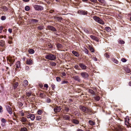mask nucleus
<instances>
[{
    "label": "nucleus",
    "instance_id": "3c124183",
    "mask_svg": "<svg viewBox=\"0 0 131 131\" xmlns=\"http://www.w3.org/2000/svg\"><path fill=\"white\" fill-rule=\"evenodd\" d=\"M1 19L2 20H4L6 19V17L5 16H2L1 17Z\"/></svg>",
    "mask_w": 131,
    "mask_h": 131
},
{
    "label": "nucleus",
    "instance_id": "72a5a7b5",
    "mask_svg": "<svg viewBox=\"0 0 131 131\" xmlns=\"http://www.w3.org/2000/svg\"><path fill=\"white\" fill-rule=\"evenodd\" d=\"M112 60L113 62L116 64H118V61L116 59L114 58H113L112 59Z\"/></svg>",
    "mask_w": 131,
    "mask_h": 131
},
{
    "label": "nucleus",
    "instance_id": "473e14b6",
    "mask_svg": "<svg viewBox=\"0 0 131 131\" xmlns=\"http://www.w3.org/2000/svg\"><path fill=\"white\" fill-rule=\"evenodd\" d=\"M51 65L52 66H55L56 65V63L53 61H51L50 63Z\"/></svg>",
    "mask_w": 131,
    "mask_h": 131
},
{
    "label": "nucleus",
    "instance_id": "13d9d810",
    "mask_svg": "<svg viewBox=\"0 0 131 131\" xmlns=\"http://www.w3.org/2000/svg\"><path fill=\"white\" fill-rule=\"evenodd\" d=\"M44 95L43 93H40V96L41 97H43L44 96Z\"/></svg>",
    "mask_w": 131,
    "mask_h": 131
},
{
    "label": "nucleus",
    "instance_id": "cd10ccee",
    "mask_svg": "<svg viewBox=\"0 0 131 131\" xmlns=\"http://www.w3.org/2000/svg\"><path fill=\"white\" fill-rule=\"evenodd\" d=\"M89 123L91 125H94L95 124V123L94 122L91 120L89 121Z\"/></svg>",
    "mask_w": 131,
    "mask_h": 131
},
{
    "label": "nucleus",
    "instance_id": "a878e982",
    "mask_svg": "<svg viewBox=\"0 0 131 131\" xmlns=\"http://www.w3.org/2000/svg\"><path fill=\"white\" fill-rule=\"evenodd\" d=\"M18 83L17 82H15L13 85V86L14 89H16L17 88L18 85Z\"/></svg>",
    "mask_w": 131,
    "mask_h": 131
},
{
    "label": "nucleus",
    "instance_id": "dca6fc26",
    "mask_svg": "<svg viewBox=\"0 0 131 131\" xmlns=\"http://www.w3.org/2000/svg\"><path fill=\"white\" fill-rule=\"evenodd\" d=\"M125 124L126 125H129V119L128 118V117H127L126 118H125Z\"/></svg>",
    "mask_w": 131,
    "mask_h": 131
},
{
    "label": "nucleus",
    "instance_id": "774afa93",
    "mask_svg": "<svg viewBox=\"0 0 131 131\" xmlns=\"http://www.w3.org/2000/svg\"><path fill=\"white\" fill-rule=\"evenodd\" d=\"M12 40H9L8 41V43H9L10 44L12 43Z\"/></svg>",
    "mask_w": 131,
    "mask_h": 131
},
{
    "label": "nucleus",
    "instance_id": "2eb2a0df",
    "mask_svg": "<svg viewBox=\"0 0 131 131\" xmlns=\"http://www.w3.org/2000/svg\"><path fill=\"white\" fill-rule=\"evenodd\" d=\"M28 84V82L26 80H25L23 82V85L25 87Z\"/></svg>",
    "mask_w": 131,
    "mask_h": 131
},
{
    "label": "nucleus",
    "instance_id": "a211bd4d",
    "mask_svg": "<svg viewBox=\"0 0 131 131\" xmlns=\"http://www.w3.org/2000/svg\"><path fill=\"white\" fill-rule=\"evenodd\" d=\"M5 45V41L3 40H2L0 41V45L2 47H3Z\"/></svg>",
    "mask_w": 131,
    "mask_h": 131
},
{
    "label": "nucleus",
    "instance_id": "864d4df0",
    "mask_svg": "<svg viewBox=\"0 0 131 131\" xmlns=\"http://www.w3.org/2000/svg\"><path fill=\"white\" fill-rule=\"evenodd\" d=\"M90 1L92 2L95 3H96L97 2V0H90Z\"/></svg>",
    "mask_w": 131,
    "mask_h": 131
},
{
    "label": "nucleus",
    "instance_id": "de8ad7c7",
    "mask_svg": "<svg viewBox=\"0 0 131 131\" xmlns=\"http://www.w3.org/2000/svg\"><path fill=\"white\" fill-rule=\"evenodd\" d=\"M56 80L57 81L60 82L61 81V79L59 77H57L56 78Z\"/></svg>",
    "mask_w": 131,
    "mask_h": 131
},
{
    "label": "nucleus",
    "instance_id": "2f4dec72",
    "mask_svg": "<svg viewBox=\"0 0 131 131\" xmlns=\"http://www.w3.org/2000/svg\"><path fill=\"white\" fill-rule=\"evenodd\" d=\"M57 47L59 49H61L62 48V45L60 44H57Z\"/></svg>",
    "mask_w": 131,
    "mask_h": 131
},
{
    "label": "nucleus",
    "instance_id": "0e129e2a",
    "mask_svg": "<svg viewBox=\"0 0 131 131\" xmlns=\"http://www.w3.org/2000/svg\"><path fill=\"white\" fill-rule=\"evenodd\" d=\"M93 59L94 61H97V59L96 57H93Z\"/></svg>",
    "mask_w": 131,
    "mask_h": 131
},
{
    "label": "nucleus",
    "instance_id": "680f3d73",
    "mask_svg": "<svg viewBox=\"0 0 131 131\" xmlns=\"http://www.w3.org/2000/svg\"><path fill=\"white\" fill-rule=\"evenodd\" d=\"M25 69L26 70H28L29 69V68L28 66H26V67Z\"/></svg>",
    "mask_w": 131,
    "mask_h": 131
},
{
    "label": "nucleus",
    "instance_id": "ddd939ff",
    "mask_svg": "<svg viewBox=\"0 0 131 131\" xmlns=\"http://www.w3.org/2000/svg\"><path fill=\"white\" fill-rule=\"evenodd\" d=\"M72 54L76 57H78L79 56V54L77 51H73L72 52Z\"/></svg>",
    "mask_w": 131,
    "mask_h": 131
},
{
    "label": "nucleus",
    "instance_id": "f8f14e48",
    "mask_svg": "<svg viewBox=\"0 0 131 131\" xmlns=\"http://www.w3.org/2000/svg\"><path fill=\"white\" fill-rule=\"evenodd\" d=\"M80 108L83 112H87V110H86L87 108L84 106H81L80 107Z\"/></svg>",
    "mask_w": 131,
    "mask_h": 131
},
{
    "label": "nucleus",
    "instance_id": "69168bd1",
    "mask_svg": "<svg viewBox=\"0 0 131 131\" xmlns=\"http://www.w3.org/2000/svg\"><path fill=\"white\" fill-rule=\"evenodd\" d=\"M48 46H49V47L50 48H53V46L52 45H51L50 44V45H48Z\"/></svg>",
    "mask_w": 131,
    "mask_h": 131
},
{
    "label": "nucleus",
    "instance_id": "338daca9",
    "mask_svg": "<svg viewBox=\"0 0 131 131\" xmlns=\"http://www.w3.org/2000/svg\"><path fill=\"white\" fill-rule=\"evenodd\" d=\"M62 75L63 76H64L66 75V73L65 72H63L62 73Z\"/></svg>",
    "mask_w": 131,
    "mask_h": 131
},
{
    "label": "nucleus",
    "instance_id": "09e8293b",
    "mask_svg": "<svg viewBox=\"0 0 131 131\" xmlns=\"http://www.w3.org/2000/svg\"><path fill=\"white\" fill-rule=\"evenodd\" d=\"M121 61L124 62H125L126 61V60L125 58H123L121 59Z\"/></svg>",
    "mask_w": 131,
    "mask_h": 131
},
{
    "label": "nucleus",
    "instance_id": "bf43d9fd",
    "mask_svg": "<svg viewBox=\"0 0 131 131\" xmlns=\"http://www.w3.org/2000/svg\"><path fill=\"white\" fill-rule=\"evenodd\" d=\"M3 108L2 106H0V113H1L2 111Z\"/></svg>",
    "mask_w": 131,
    "mask_h": 131
},
{
    "label": "nucleus",
    "instance_id": "f3484780",
    "mask_svg": "<svg viewBox=\"0 0 131 131\" xmlns=\"http://www.w3.org/2000/svg\"><path fill=\"white\" fill-rule=\"evenodd\" d=\"M7 61H9L11 63V64H12L14 63V59H12L11 58H9L8 59Z\"/></svg>",
    "mask_w": 131,
    "mask_h": 131
},
{
    "label": "nucleus",
    "instance_id": "f03ea898",
    "mask_svg": "<svg viewBox=\"0 0 131 131\" xmlns=\"http://www.w3.org/2000/svg\"><path fill=\"white\" fill-rule=\"evenodd\" d=\"M93 18L96 22L100 24L103 25L104 24V22L101 19L97 17L94 16Z\"/></svg>",
    "mask_w": 131,
    "mask_h": 131
},
{
    "label": "nucleus",
    "instance_id": "4c0bfd02",
    "mask_svg": "<svg viewBox=\"0 0 131 131\" xmlns=\"http://www.w3.org/2000/svg\"><path fill=\"white\" fill-rule=\"evenodd\" d=\"M42 113V111L41 110H39L37 111L38 114L39 115H40Z\"/></svg>",
    "mask_w": 131,
    "mask_h": 131
},
{
    "label": "nucleus",
    "instance_id": "1a4fd4ad",
    "mask_svg": "<svg viewBox=\"0 0 131 131\" xmlns=\"http://www.w3.org/2000/svg\"><path fill=\"white\" fill-rule=\"evenodd\" d=\"M79 66L82 69L85 70L86 69V66L83 63H80L79 64Z\"/></svg>",
    "mask_w": 131,
    "mask_h": 131
},
{
    "label": "nucleus",
    "instance_id": "6e6552de",
    "mask_svg": "<svg viewBox=\"0 0 131 131\" xmlns=\"http://www.w3.org/2000/svg\"><path fill=\"white\" fill-rule=\"evenodd\" d=\"M123 128V127L119 125L115 129V130L116 131H121Z\"/></svg>",
    "mask_w": 131,
    "mask_h": 131
},
{
    "label": "nucleus",
    "instance_id": "603ef678",
    "mask_svg": "<svg viewBox=\"0 0 131 131\" xmlns=\"http://www.w3.org/2000/svg\"><path fill=\"white\" fill-rule=\"evenodd\" d=\"M1 121L3 123H5L6 122V119L4 118H3L2 119Z\"/></svg>",
    "mask_w": 131,
    "mask_h": 131
},
{
    "label": "nucleus",
    "instance_id": "37998d69",
    "mask_svg": "<svg viewBox=\"0 0 131 131\" xmlns=\"http://www.w3.org/2000/svg\"><path fill=\"white\" fill-rule=\"evenodd\" d=\"M89 92L91 93L92 94H94V91L92 90L91 89H89Z\"/></svg>",
    "mask_w": 131,
    "mask_h": 131
},
{
    "label": "nucleus",
    "instance_id": "8fccbe9b",
    "mask_svg": "<svg viewBox=\"0 0 131 131\" xmlns=\"http://www.w3.org/2000/svg\"><path fill=\"white\" fill-rule=\"evenodd\" d=\"M32 21L33 22L37 23L38 22V21L36 19H32Z\"/></svg>",
    "mask_w": 131,
    "mask_h": 131
},
{
    "label": "nucleus",
    "instance_id": "4468645a",
    "mask_svg": "<svg viewBox=\"0 0 131 131\" xmlns=\"http://www.w3.org/2000/svg\"><path fill=\"white\" fill-rule=\"evenodd\" d=\"M33 63L32 60L30 59H27L26 61V64L29 65H31Z\"/></svg>",
    "mask_w": 131,
    "mask_h": 131
},
{
    "label": "nucleus",
    "instance_id": "6ab92c4d",
    "mask_svg": "<svg viewBox=\"0 0 131 131\" xmlns=\"http://www.w3.org/2000/svg\"><path fill=\"white\" fill-rule=\"evenodd\" d=\"M72 122L75 124H78L79 123V121L76 119H73L72 120Z\"/></svg>",
    "mask_w": 131,
    "mask_h": 131
},
{
    "label": "nucleus",
    "instance_id": "b1692460",
    "mask_svg": "<svg viewBox=\"0 0 131 131\" xmlns=\"http://www.w3.org/2000/svg\"><path fill=\"white\" fill-rule=\"evenodd\" d=\"M20 120L22 122H24L26 121L27 119L24 117H22L21 118Z\"/></svg>",
    "mask_w": 131,
    "mask_h": 131
},
{
    "label": "nucleus",
    "instance_id": "052dcab7",
    "mask_svg": "<svg viewBox=\"0 0 131 131\" xmlns=\"http://www.w3.org/2000/svg\"><path fill=\"white\" fill-rule=\"evenodd\" d=\"M8 31L10 33H11L12 32V29H8Z\"/></svg>",
    "mask_w": 131,
    "mask_h": 131
},
{
    "label": "nucleus",
    "instance_id": "e2e57ef3",
    "mask_svg": "<svg viewBox=\"0 0 131 131\" xmlns=\"http://www.w3.org/2000/svg\"><path fill=\"white\" fill-rule=\"evenodd\" d=\"M3 29V27L2 26H1L0 27V33L2 32V31Z\"/></svg>",
    "mask_w": 131,
    "mask_h": 131
},
{
    "label": "nucleus",
    "instance_id": "e433bc0d",
    "mask_svg": "<svg viewBox=\"0 0 131 131\" xmlns=\"http://www.w3.org/2000/svg\"><path fill=\"white\" fill-rule=\"evenodd\" d=\"M80 13L82 15H85L87 14V13L86 12L84 11H81L80 12Z\"/></svg>",
    "mask_w": 131,
    "mask_h": 131
},
{
    "label": "nucleus",
    "instance_id": "49530a36",
    "mask_svg": "<svg viewBox=\"0 0 131 131\" xmlns=\"http://www.w3.org/2000/svg\"><path fill=\"white\" fill-rule=\"evenodd\" d=\"M64 110L67 112H68L69 111V108L67 107H65Z\"/></svg>",
    "mask_w": 131,
    "mask_h": 131
},
{
    "label": "nucleus",
    "instance_id": "c756f323",
    "mask_svg": "<svg viewBox=\"0 0 131 131\" xmlns=\"http://www.w3.org/2000/svg\"><path fill=\"white\" fill-rule=\"evenodd\" d=\"M36 120L38 121H39L41 119L42 117L40 116H38L36 117Z\"/></svg>",
    "mask_w": 131,
    "mask_h": 131
},
{
    "label": "nucleus",
    "instance_id": "c03bdc74",
    "mask_svg": "<svg viewBox=\"0 0 131 131\" xmlns=\"http://www.w3.org/2000/svg\"><path fill=\"white\" fill-rule=\"evenodd\" d=\"M69 83L68 81L66 80L62 81L61 82V84H63L65 83Z\"/></svg>",
    "mask_w": 131,
    "mask_h": 131
},
{
    "label": "nucleus",
    "instance_id": "423d86ee",
    "mask_svg": "<svg viewBox=\"0 0 131 131\" xmlns=\"http://www.w3.org/2000/svg\"><path fill=\"white\" fill-rule=\"evenodd\" d=\"M7 110V111L8 113L10 114H12V109L11 108V107L9 106H7L6 107Z\"/></svg>",
    "mask_w": 131,
    "mask_h": 131
},
{
    "label": "nucleus",
    "instance_id": "412c9836",
    "mask_svg": "<svg viewBox=\"0 0 131 131\" xmlns=\"http://www.w3.org/2000/svg\"><path fill=\"white\" fill-rule=\"evenodd\" d=\"M54 18L57 21H59L62 19V17H56Z\"/></svg>",
    "mask_w": 131,
    "mask_h": 131
},
{
    "label": "nucleus",
    "instance_id": "5701e85b",
    "mask_svg": "<svg viewBox=\"0 0 131 131\" xmlns=\"http://www.w3.org/2000/svg\"><path fill=\"white\" fill-rule=\"evenodd\" d=\"M95 100L96 101H98L100 99V97L98 96H96L94 97Z\"/></svg>",
    "mask_w": 131,
    "mask_h": 131
},
{
    "label": "nucleus",
    "instance_id": "0eeeda50",
    "mask_svg": "<svg viewBox=\"0 0 131 131\" xmlns=\"http://www.w3.org/2000/svg\"><path fill=\"white\" fill-rule=\"evenodd\" d=\"M82 77L83 78H86L88 76V74L86 72H83L81 73L80 74Z\"/></svg>",
    "mask_w": 131,
    "mask_h": 131
},
{
    "label": "nucleus",
    "instance_id": "9b49d317",
    "mask_svg": "<svg viewBox=\"0 0 131 131\" xmlns=\"http://www.w3.org/2000/svg\"><path fill=\"white\" fill-rule=\"evenodd\" d=\"M54 112H59L60 111L61 108L59 107H57L54 108Z\"/></svg>",
    "mask_w": 131,
    "mask_h": 131
},
{
    "label": "nucleus",
    "instance_id": "39448f33",
    "mask_svg": "<svg viewBox=\"0 0 131 131\" xmlns=\"http://www.w3.org/2000/svg\"><path fill=\"white\" fill-rule=\"evenodd\" d=\"M47 29L50 30L52 31H56V29L53 26H47Z\"/></svg>",
    "mask_w": 131,
    "mask_h": 131
},
{
    "label": "nucleus",
    "instance_id": "f257e3e1",
    "mask_svg": "<svg viewBox=\"0 0 131 131\" xmlns=\"http://www.w3.org/2000/svg\"><path fill=\"white\" fill-rule=\"evenodd\" d=\"M45 58L51 61L54 60L56 59V56L50 54L46 55L45 56Z\"/></svg>",
    "mask_w": 131,
    "mask_h": 131
},
{
    "label": "nucleus",
    "instance_id": "58836bf2",
    "mask_svg": "<svg viewBox=\"0 0 131 131\" xmlns=\"http://www.w3.org/2000/svg\"><path fill=\"white\" fill-rule=\"evenodd\" d=\"M86 110H87V111H86V112L89 114H90L92 112V111L91 110L87 108Z\"/></svg>",
    "mask_w": 131,
    "mask_h": 131
},
{
    "label": "nucleus",
    "instance_id": "20e7f679",
    "mask_svg": "<svg viewBox=\"0 0 131 131\" xmlns=\"http://www.w3.org/2000/svg\"><path fill=\"white\" fill-rule=\"evenodd\" d=\"M27 117L28 118H30L32 121H34L35 118V116L33 114H29L27 115Z\"/></svg>",
    "mask_w": 131,
    "mask_h": 131
},
{
    "label": "nucleus",
    "instance_id": "f704fd0d",
    "mask_svg": "<svg viewBox=\"0 0 131 131\" xmlns=\"http://www.w3.org/2000/svg\"><path fill=\"white\" fill-rule=\"evenodd\" d=\"M44 28V27L43 26H41L38 27V30H42Z\"/></svg>",
    "mask_w": 131,
    "mask_h": 131
},
{
    "label": "nucleus",
    "instance_id": "ea45409f",
    "mask_svg": "<svg viewBox=\"0 0 131 131\" xmlns=\"http://www.w3.org/2000/svg\"><path fill=\"white\" fill-rule=\"evenodd\" d=\"M119 43L121 44H123L125 42L123 40H120L119 41Z\"/></svg>",
    "mask_w": 131,
    "mask_h": 131
},
{
    "label": "nucleus",
    "instance_id": "a19ab883",
    "mask_svg": "<svg viewBox=\"0 0 131 131\" xmlns=\"http://www.w3.org/2000/svg\"><path fill=\"white\" fill-rule=\"evenodd\" d=\"M32 93L30 92H29L27 93V96L29 97L31 94Z\"/></svg>",
    "mask_w": 131,
    "mask_h": 131
},
{
    "label": "nucleus",
    "instance_id": "6e6d98bb",
    "mask_svg": "<svg viewBox=\"0 0 131 131\" xmlns=\"http://www.w3.org/2000/svg\"><path fill=\"white\" fill-rule=\"evenodd\" d=\"M79 66L78 65H76L74 66V68L76 69H78Z\"/></svg>",
    "mask_w": 131,
    "mask_h": 131
},
{
    "label": "nucleus",
    "instance_id": "79ce46f5",
    "mask_svg": "<svg viewBox=\"0 0 131 131\" xmlns=\"http://www.w3.org/2000/svg\"><path fill=\"white\" fill-rule=\"evenodd\" d=\"M89 48L90 50L91 51V52H94V49L93 48L91 47V46H89Z\"/></svg>",
    "mask_w": 131,
    "mask_h": 131
},
{
    "label": "nucleus",
    "instance_id": "393cba45",
    "mask_svg": "<svg viewBox=\"0 0 131 131\" xmlns=\"http://www.w3.org/2000/svg\"><path fill=\"white\" fill-rule=\"evenodd\" d=\"M90 37L92 39L94 40H97V38L96 37L93 35H91L90 36Z\"/></svg>",
    "mask_w": 131,
    "mask_h": 131
},
{
    "label": "nucleus",
    "instance_id": "aec40b11",
    "mask_svg": "<svg viewBox=\"0 0 131 131\" xmlns=\"http://www.w3.org/2000/svg\"><path fill=\"white\" fill-rule=\"evenodd\" d=\"M16 67L17 68H19L20 66V62L19 61H17L16 64Z\"/></svg>",
    "mask_w": 131,
    "mask_h": 131
},
{
    "label": "nucleus",
    "instance_id": "c9c22d12",
    "mask_svg": "<svg viewBox=\"0 0 131 131\" xmlns=\"http://www.w3.org/2000/svg\"><path fill=\"white\" fill-rule=\"evenodd\" d=\"M105 30L108 32H110L111 30V28L109 27H106L105 28Z\"/></svg>",
    "mask_w": 131,
    "mask_h": 131
},
{
    "label": "nucleus",
    "instance_id": "7c9ffc66",
    "mask_svg": "<svg viewBox=\"0 0 131 131\" xmlns=\"http://www.w3.org/2000/svg\"><path fill=\"white\" fill-rule=\"evenodd\" d=\"M20 131H28L26 127H23L21 128Z\"/></svg>",
    "mask_w": 131,
    "mask_h": 131
},
{
    "label": "nucleus",
    "instance_id": "7ed1b4c3",
    "mask_svg": "<svg viewBox=\"0 0 131 131\" xmlns=\"http://www.w3.org/2000/svg\"><path fill=\"white\" fill-rule=\"evenodd\" d=\"M34 7L36 10H42L43 9L42 6L38 5H34Z\"/></svg>",
    "mask_w": 131,
    "mask_h": 131
},
{
    "label": "nucleus",
    "instance_id": "4d7b16f0",
    "mask_svg": "<svg viewBox=\"0 0 131 131\" xmlns=\"http://www.w3.org/2000/svg\"><path fill=\"white\" fill-rule=\"evenodd\" d=\"M44 86L45 87H46L47 88H48V85L47 84H45L44 85Z\"/></svg>",
    "mask_w": 131,
    "mask_h": 131
},
{
    "label": "nucleus",
    "instance_id": "a18cd8bd",
    "mask_svg": "<svg viewBox=\"0 0 131 131\" xmlns=\"http://www.w3.org/2000/svg\"><path fill=\"white\" fill-rule=\"evenodd\" d=\"M30 9V7L28 6H26L25 8V10L27 11H28Z\"/></svg>",
    "mask_w": 131,
    "mask_h": 131
},
{
    "label": "nucleus",
    "instance_id": "c85d7f7f",
    "mask_svg": "<svg viewBox=\"0 0 131 131\" xmlns=\"http://www.w3.org/2000/svg\"><path fill=\"white\" fill-rule=\"evenodd\" d=\"M98 1L100 3L102 4H105L106 3L105 0H98Z\"/></svg>",
    "mask_w": 131,
    "mask_h": 131
},
{
    "label": "nucleus",
    "instance_id": "4be33fe9",
    "mask_svg": "<svg viewBox=\"0 0 131 131\" xmlns=\"http://www.w3.org/2000/svg\"><path fill=\"white\" fill-rule=\"evenodd\" d=\"M34 52L35 51L34 50L32 49H29L28 50V52L30 54H33Z\"/></svg>",
    "mask_w": 131,
    "mask_h": 131
},
{
    "label": "nucleus",
    "instance_id": "5fc2aeb1",
    "mask_svg": "<svg viewBox=\"0 0 131 131\" xmlns=\"http://www.w3.org/2000/svg\"><path fill=\"white\" fill-rule=\"evenodd\" d=\"M85 53L86 54H88L89 53V51L88 49H85Z\"/></svg>",
    "mask_w": 131,
    "mask_h": 131
},
{
    "label": "nucleus",
    "instance_id": "bb28decb",
    "mask_svg": "<svg viewBox=\"0 0 131 131\" xmlns=\"http://www.w3.org/2000/svg\"><path fill=\"white\" fill-rule=\"evenodd\" d=\"M63 117L64 119L66 120L69 119L70 118L69 117L68 115H65L63 116Z\"/></svg>",
    "mask_w": 131,
    "mask_h": 131
},
{
    "label": "nucleus",
    "instance_id": "9d476101",
    "mask_svg": "<svg viewBox=\"0 0 131 131\" xmlns=\"http://www.w3.org/2000/svg\"><path fill=\"white\" fill-rule=\"evenodd\" d=\"M72 78H73L75 80L79 82H80L81 81L80 79L78 76H73L72 77Z\"/></svg>",
    "mask_w": 131,
    "mask_h": 131
}]
</instances>
